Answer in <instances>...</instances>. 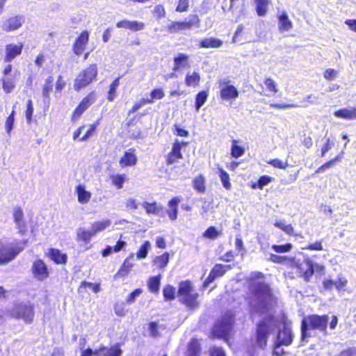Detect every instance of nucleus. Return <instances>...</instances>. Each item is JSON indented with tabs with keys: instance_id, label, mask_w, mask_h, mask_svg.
I'll use <instances>...</instances> for the list:
<instances>
[{
	"instance_id": "9b49d317",
	"label": "nucleus",
	"mask_w": 356,
	"mask_h": 356,
	"mask_svg": "<svg viewBox=\"0 0 356 356\" xmlns=\"http://www.w3.org/2000/svg\"><path fill=\"white\" fill-rule=\"evenodd\" d=\"M200 346L197 340L192 339L188 346L186 356H199ZM210 356H225V352L220 348L213 347L210 350Z\"/></svg>"
},
{
	"instance_id": "37998d69",
	"label": "nucleus",
	"mask_w": 356,
	"mask_h": 356,
	"mask_svg": "<svg viewBox=\"0 0 356 356\" xmlns=\"http://www.w3.org/2000/svg\"><path fill=\"white\" fill-rule=\"evenodd\" d=\"M151 249V243L149 241H146L141 245L136 252V257L138 259H144L147 257L149 250Z\"/></svg>"
},
{
	"instance_id": "5701e85b",
	"label": "nucleus",
	"mask_w": 356,
	"mask_h": 356,
	"mask_svg": "<svg viewBox=\"0 0 356 356\" xmlns=\"http://www.w3.org/2000/svg\"><path fill=\"white\" fill-rule=\"evenodd\" d=\"M174 71H179L181 69L188 67L190 66L189 63V56L184 54H178L174 58Z\"/></svg>"
},
{
	"instance_id": "412c9836",
	"label": "nucleus",
	"mask_w": 356,
	"mask_h": 356,
	"mask_svg": "<svg viewBox=\"0 0 356 356\" xmlns=\"http://www.w3.org/2000/svg\"><path fill=\"white\" fill-rule=\"evenodd\" d=\"M19 71H15L13 76H3L1 78L2 88L6 93L11 92L15 88Z\"/></svg>"
},
{
	"instance_id": "a19ab883",
	"label": "nucleus",
	"mask_w": 356,
	"mask_h": 356,
	"mask_svg": "<svg viewBox=\"0 0 356 356\" xmlns=\"http://www.w3.org/2000/svg\"><path fill=\"white\" fill-rule=\"evenodd\" d=\"M142 205L146 212L149 214H158L162 210V207L158 205L156 202L149 203L147 202H144Z\"/></svg>"
},
{
	"instance_id": "a878e982",
	"label": "nucleus",
	"mask_w": 356,
	"mask_h": 356,
	"mask_svg": "<svg viewBox=\"0 0 356 356\" xmlns=\"http://www.w3.org/2000/svg\"><path fill=\"white\" fill-rule=\"evenodd\" d=\"M293 26L291 21L289 19L286 12H282L278 16V29L280 32L289 31Z\"/></svg>"
},
{
	"instance_id": "4d7b16f0",
	"label": "nucleus",
	"mask_w": 356,
	"mask_h": 356,
	"mask_svg": "<svg viewBox=\"0 0 356 356\" xmlns=\"http://www.w3.org/2000/svg\"><path fill=\"white\" fill-rule=\"evenodd\" d=\"M165 96L163 90L161 88H155L150 92V97L154 102L155 100L161 99Z\"/></svg>"
},
{
	"instance_id": "8fccbe9b",
	"label": "nucleus",
	"mask_w": 356,
	"mask_h": 356,
	"mask_svg": "<svg viewBox=\"0 0 356 356\" xmlns=\"http://www.w3.org/2000/svg\"><path fill=\"white\" fill-rule=\"evenodd\" d=\"M175 289L170 285H168L163 289V296L165 300H171L175 298Z\"/></svg>"
},
{
	"instance_id": "dca6fc26",
	"label": "nucleus",
	"mask_w": 356,
	"mask_h": 356,
	"mask_svg": "<svg viewBox=\"0 0 356 356\" xmlns=\"http://www.w3.org/2000/svg\"><path fill=\"white\" fill-rule=\"evenodd\" d=\"M25 19L22 15H17L8 19L2 25V29L10 32L19 29L24 23Z\"/></svg>"
},
{
	"instance_id": "774afa93",
	"label": "nucleus",
	"mask_w": 356,
	"mask_h": 356,
	"mask_svg": "<svg viewBox=\"0 0 356 356\" xmlns=\"http://www.w3.org/2000/svg\"><path fill=\"white\" fill-rule=\"evenodd\" d=\"M114 311L117 316H124L126 314V310L123 305V303H118L114 307Z\"/></svg>"
},
{
	"instance_id": "c756f323",
	"label": "nucleus",
	"mask_w": 356,
	"mask_h": 356,
	"mask_svg": "<svg viewBox=\"0 0 356 356\" xmlns=\"http://www.w3.org/2000/svg\"><path fill=\"white\" fill-rule=\"evenodd\" d=\"M48 256L56 264H65L67 261V255L58 249H50L48 252Z\"/></svg>"
},
{
	"instance_id": "2f4dec72",
	"label": "nucleus",
	"mask_w": 356,
	"mask_h": 356,
	"mask_svg": "<svg viewBox=\"0 0 356 356\" xmlns=\"http://www.w3.org/2000/svg\"><path fill=\"white\" fill-rule=\"evenodd\" d=\"M111 225V220L109 219H103L102 220L96 221L93 222L91 225V229L92 230L95 236L100 232L104 231L106 228L109 227Z\"/></svg>"
},
{
	"instance_id": "f03ea898",
	"label": "nucleus",
	"mask_w": 356,
	"mask_h": 356,
	"mask_svg": "<svg viewBox=\"0 0 356 356\" xmlns=\"http://www.w3.org/2000/svg\"><path fill=\"white\" fill-rule=\"evenodd\" d=\"M300 254H303L305 258L302 261L296 259V257L278 256L274 254H270V260L277 264H286L290 268L295 269L299 277L308 282L314 274L313 262L309 259L308 255L304 254L302 252Z\"/></svg>"
},
{
	"instance_id": "aec40b11",
	"label": "nucleus",
	"mask_w": 356,
	"mask_h": 356,
	"mask_svg": "<svg viewBox=\"0 0 356 356\" xmlns=\"http://www.w3.org/2000/svg\"><path fill=\"white\" fill-rule=\"evenodd\" d=\"M89 40V33L87 31H83L76 40L73 45V51L80 56L84 51L86 46Z\"/></svg>"
},
{
	"instance_id": "f3484780",
	"label": "nucleus",
	"mask_w": 356,
	"mask_h": 356,
	"mask_svg": "<svg viewBox=\"0 0 356 356\" xmlns=\"http://www.w3.org/2000/svg\"><path fill=\"white\" fill-rule=\"evenodd\" d=\"M138 158L136 149L130 148L126 151L119 160V164L122 168L134 166L137 163Z\"/></svg>"
},
{
	"instance_id": "de8ad7c7",
	"label": "nucleus",
	"mask_w": 356,
	"mask_h": 356,
	"mask_svg": "<svg viewBox=\"0 0 356 356\" xmlns=\"http://www.w3.org/2000/svg\"><path fill=\"white\" fill-rule=\"evenodd\" d=\"M204 178L202 175L196 177L193 180V187L199 192H204L205 191V184H204Z\"/></svg>"
},
{
	"instance_id": "69168bd1",
	"label": "nucleus",
	"mask_w": 356,
	"mask_h": 356,
	"mask_svg": "<svg viewBox=\"0 0 356 356\" xmlns=\"http://www.w3.org/2000/svg\"><path fill=\"white\" fill-rule=\"evenodd\" d=\"M125 204L126 208L130 210L137 209L138 207V202H137V200L131 197L128 198L126 200Z\"/></svg>"
},
{
	"instance_id": "f257e3e1",
	"label": "nucleus",
	"mask_w": 356,
	"mask_h": 356,
	"mask_svg": "<svg viewBox=\"0 0 356 356\" xmlns=\"http://www.w3.org/2000/svg\"><path fill=\"white\" fill-rule=\"evenodd\" d=\"M251 297L249 304L253 318L255 314L262 315L270 310L275 302L268 286L264 284V275L261 273L256 272L251 274Z\"/></svg>"
},
{
	"instance_id": "58836bf2",
	"label": "nucleus",
	"mask_w": 356,
	"mask_h": 356,
	"mask_svg": "<svg viewBox=\"0 0 356 356\" xmlns=\"http://www.w3.org/2000/svg\"><path fill=\"white\" fill-rule=\"evenodd\" d=\"M110 179L113 185L118 189H120L123 187V184L127 179V176L125 175L113 174L110 175Z\"/></svg>"
},
{
	"instance_id": "2eb2a0df",
	"label": "nucleus",
	"mask_w": 356,
	"mask_h": 356,
	"mask_svg": "<svg viewBox=\"0 0 356 356\" xmlns=\"http://www.w3.org/2000/svg\"><path fill=\"white\" fill-rule=\"evenodd\" d=\"M24 44L22 42L17 44H8L5 47V60L10 62L22 54Z\"/></svg>"
},
{
	"instance_id": "6e6552de",
	"label": "nucleus",
	"mask_w": 356,
	"mask_h": 356,
	"mask_svg": "<svg viewBox=\"0 0 356 356\" xmlns=\"http://www.w3.org/2000/svg\"><path fill=\"white\" fill-rule=\"evenodd\" d=\"M233 322L232 314L230 313L225 314L222 319L213 326V336L218 338L227 337L231 333Z\"/></svg>"
},
{
	"instance_id": "72a5a7b5",
	"label": "nucleus",
	"mask_w": 356,
	"mask_h": 356,
	"mask_svg": "<svg viewBox=\"0 0 356 356\" xmlns=\"http://www.w3.org/2000/svg\"><path fill=\"white\" fill-rule=\"evenodd\" d=\"M218 174L223 187L227 190H230L232 188V184L230 182L229 174L221 167H218Z\"/></svg>"
},
{
	"instance_id": "13d9d810",
	"label": "nucleus",
	"mask_w": 356,
	"mask_h": 356,
	"mask_svg": "<svg viewBox=\"0 0 356 356\" xmlns=\"http://www.w3.org/2000/svg\"><path fill=\"white\" fill-rule=\"evenodd\" d=\"M143 293V290L140 289H137L131 292L126 299V302L127 304H131L135 302L136 299L141 295Z\"/></svg>"
},
{
	"instance_id": "ddd939ff",
	"label": "nucleus",
	"mask_w": 356,
	"mask_h": 356,
	"mask_svg": "<svg viewBox=\"0 0 356 356\" xmlns=\"http://www.w3.org/2000/svg\"><path fill=\"white\" fill-rule=\"evenodd\" d=\"M13 220L19 233L24 234L27 230L26 222L22 208L19 206L14 207L12 211Z\"/></svg>"
},
{
	"instance_id": "9d476101",
	"label": "nucleus",
	"mask_w": 356,
	"mask_h": 356,
	"mask_svg": "<svg viewBox=\"0 0 356 356\" xmlns=\"http://www.w3.org/2000/svg\"><path fill=\"white\" fill-rule=\"evenodd\" d=\"M200 19L197 15H190L185 22H174L168 26V29L170 33H177L179 31L190 29L193 26H199Z\"/></svg>"
},
{
	"instance_id": "bb28decb",
	"label": "nucleus",
	"mask_w": 356,
	"mask_h": 356,
	"mask_svg": "<svg viewBox=\"0 0 356 356\" xmlns=\"http://www.w3.org/2000/svg\"><path fill=\"white\" fill-rule=\"evenodd\" d=\"M181 200V197H175L168 202L169 209L167 210V213L172 220H175L177 218V207Z\"/></svg>"
},
{
	"instance_id": "c85d7f7f",
	"label": "nucleus",
	"mask_w": 356,
	"mask_h": 356,
	"mask_svg": "<svg viewBox=\"0 0 356 356\" xmlns=\"http://www.w3.org/2000/svg\"><path fill=\"white\" fill-rule=\"evenodd\" d=\"M95 236L92 229H87L85 227H79L76 230V239L79 241L89 243L91 238Z\"/></svg>"
},
{
	"instance_id": "393cba45",
	"label": "nucleus",
	"mask_w": 356,
	"mask_h": 356,
	"mask_svg": "<svg viewBox=\"0 0 356 356\" xmlns=\"http://www.w3.org/2000/svg\"><path fill=\"white\" fill-rule=\"evenodd\" d=\"M292 334L289 327L284 326L283 329L278 333L277 341L284 346H289L292 342Z\"/></svg>"
},
{
	"instance_id": "a18cd8bd",
	"label": "nucleus",
	"mask_w": 356,
	"mask_h": 356,
	"mask_svg": "<svg viewBox=\"0 0 356 356\" xmlns=\"http://www.w3.org/2000/svg\"><path fill=\"white\" fill-rule=\"evenodd\" d=\"M229 269L230 266L229 265L216 264L211 272L212 275H214L216 278L223 275Z\"/></svg>"
},
{
	"instance_id": "6e6d98bb",
	"label": "nucleus",
	"mask_w": 356,
	"mask_h": 356,
	"mask_svg": "<svg viewBox=\"0 0 356 356\" xmlns=\"http://www.w3.org/2000/svg\"><path fill=\"white\" fill-rule=\"evenodd\" d=\"M15 111H13L10 115L7 118L5 127L8 134H10L13 128L15 121Z\"/></svg>"
},
{
	"instance_id": "49530a36",
	"label": "nucleus",
	"mask_w": 356,
	"mask_h": 356,
	"mask_svg": "<svg viewBox=\"0 0 356 356\" xmlns=\"http://www.w3.org/2000/svg\"><path fill=\"white\" fill-rule=\"evenodd\" d=\"M220 232L218 231L215 227L211 226L203 233V237L210 240H214L220 236Z\"/></svg>"
},
{
	"instance_id": "680f3d73",
	"label": "nucleus",
	"mask_w": 356,
	"mask_h": 356,
	"mask_svg": "<svg viewBox=\"0 0 356 356\" xmlns=\"http://www.w3.org/2000/svg\"><path fill=\"white\" fill-rule=\"evenodd\" d=\"M334 146V143L331 141L330 138H327L325 144L322 146L321 152V156H324L327 152L332 148Z\"/></svg>"
},
{
	"instance_id": "c03bdc74",
	"label": "nucleus",
	"mask_w": 356,
	"mask_h": 356,
	"mask_svg": "<svg viewBox=\"0 0 356 356\" xmlns=\"http://www.w3.org/2000/svg\"><path fill=\"white\" fill-rule=\"evenodd\" d=\"M208 97L207 92L202 90L198 92L195 97V109L198 111L202 106L206 102Z\"/></svg>"
},
{
	"instance_id": "7ed1b4c3",
	"label": "nucleus",
	"mask_w": 356,
	"mask_h": 356,
	"mask_svg": "<svg viewBox=\"0 0 356 356\" xmlns=\"http://www.w3.org/2000/svg\"><path fill=\"white\" fill-rule=\"evenodd\" d=\"M10 317L21 320L26 324H31L35 318L34 305L30 302L15 304L9 310Z\"/></svg>"
},
{
	"instance_id": "3c124183",
	"label": "nucleus",
	"mask_w": 356,
	"mask_h": 356,
	"mask_svg": "<svg viewBox=\"0 0 356 356\" xmlns=\"http://www.w3.org/2000/svg\"><path fill=\"white\" fill-rule=\"evenodd\" d=\"M268 163L273 165L274 168L284 170L288 166V162L283 161L279 159H271L268 161Z\"/></svg>"
},
{
	"instance_id": "20e7f679",
	"label": "nucleus",
	"mask_w": 356,
	"mask_h": 356,
	"mask_svg": "<svg viewBox=\"0 0 356 356\" xmlns=\"http://www.w3.org/2000/svg\"><path fill=\"white\" fill-rule=\"evenodd\" d=\"M328 323V317L326 315H311L305 317L302 321L301 332L302 338H305L310 336L308 331L310 330H318L321 332H326Z\"/></svg>"
},
{
	"instance_id": "5fc2aeb1",
	"label": "nucleus",
	"mask_w": 356,
	"mask_h": 356,
	"mask_svg": "<svg viewBox=\"0 0 356 356\" xmlns=\"http://www.w3.org/2000/svg\"><path fill=\"white\" fill-rule=\"evenodd\" d=\"M33 113V104L31 99L28 100L26 104V109L25 111V116L27 122L30 123L32 120V115Z\"/></svg>"
},
{
	"instance_id": "39448f33",
	"label": "nucleus",
	"mask_w": 356,
	"mask_h": 356,
	"mask_svg": "<svg viewBox=\"0 0 356 356\" xmlns=\"http://www.w3.org/2000/svg\"><path fill=\"white\" fill-rule=\"evenodd\" d=\"M178 298L180 302L188 307L197 305L198 293L195 291L191 282H181L179 286Z\"/></svg>"
},
{
	"instance_id": "ea45409f",
	"label": "nucleus",
	"mask_w": 356,
	"mask_h": 356,
	"mask_svg": "<svg viewBox=\"0 0 356 356\" xmlns=\"http://www.w3.org/2000/svg\"><path fill=\"white\" fill-rule=\"evenodd\" d=\"M169 262V254L165 252L162 255L156 257L153 261V263L159 268H164Z\"/></svg>"
},
{
	"instance_id": "0e129e2a",
	"label": "nucleus",
	"mask_w": 356,
	"mask_h": 356,
	"mask_svg": "<svg viewBox=\"0 0 356 356\" xmlns=\"http://www.w3.org/2000/svg\"><path fill=\"white\" fill-rule=\"evenodd\" d=\"M189 0H179L176 10L177 12H185L188 10Z\"/></svg>"
},
{
	"instance_id": "0eeeda50",
	"label": "nucleus",
	"mask_w": 356,
	"mask_h": 356,
	"mask_svg": "<svg viewBox=\"0 0 356 356\" xmlns=\"http://www.w3.org/2000/svg\"><path fill=\"white\" fill-rule=\"evenodd\" d=\"M25 242H20L15 245H4L0 242V264H6L12 261L23 249Z\"/></svg>"
},
{
	"instance_id": "e433bc0d",
	"label": "nucleus",
	"mask_w": 356,
	"mask_h": 356,
	"mask_svg": "<svg viewBox=\"0 0 356 356\" xmlns=\"http://www.w3.org/2000/svg\"><path fill=\"white\" fill-rule=\"evenodd\" d=\"M120 77L115 78L109 86L107 95V99L109 102H113L117 96V89L120 86Z\"/></svg>"
},
{
	"instance_id": "c9c22d12",
	"label": "nucleus",
	"mask_w": 356,
	"mask_h": 356,
	"mask_svg": "<svg viewBox=\"0 0 356 356\" xmlns=\"http://www.w3.org/2000/svg\"><path fill=\"white\" fill-rule=\"evenodd\" d=\"M237 140H232L231 146V155L235 159L242 156L245 154V148L238 145Z\"/></svg>"
},
{
	"instance_id": "e2e57ef3",
	"label": "nucleus",
	"mask_w": 356,
	"mask_h": 356,
	"mask_svg": "<svg viewBox=\"0 0 356 356\" xmlns=\"http://www.w3.org/2000/svg\"><path fill=\"white\" fill-rule=\"evenodd\" d=\"M97 127V125L95 124H92L90 125L89 129L86 131V133L79 138L80 141H86L93 134L95 129Z\"/></svg>"
},
{
	"instance_id": "052dcab7",
	"label": "nucleus",
	"mask_w": 356,
	"mask_h": 356,
	"mask_svg": "<svg viewBox=\"0 0 356 356\" xmlns=\"http://www.w3.org/2000/svg\"><path fill=\"white\" fill-rule=\"evenodd\" d=\"M145 28V24L138 21H130L129 30L133 31H138L143 30Z\"/></svg>"
},
{
	"instance_id": "423d86ee",
	"label": "nucleus",
	"mask_w": 356,
	"mask_h": 356,
	"mask_svg": "<svg viewBox=\"0 0 356 356\" xmlns=\"http://www.w3.org/2000/svg\"><path fill=\"white\" fill-rule=\"evenodd\" d=\"M97 72L98 70L96 64H91L80 72L74 80V90L79 91L96 81Z\"/></svg>"
},
{
	"instance_id": "f8f14e48",
	"label": "nucleus",
	"mask_w": 356,
	"mask_h": 356,
	"mask_svg": "<svg viewBox=\"0 0 356 356\" xmlns=\"http://www.w3.org/2000/svg\"><path fill=\"white\" fill-rule=\"evenodd\" d=\"M95 99L96 94L95 92L89 93L86 97H84L74 111L72 115V120L76 121L82 113L95 102Z\"/></svg>"
},
{
	"instance_id": "603ef678",
	"label": "nucleus",
	"mask_w": 356,
	"mask_h": 356,
	"mask_svg": "<svg viewBox=\"0 0 356 356\" xmlns=\"http://www.w3.org/2000/svg\"><path fill=\"white\" fill-rule=\"evenodd\" d=\"M339 75V72L332 68H327L323 72V77L327 81L335 79Z\"/></svg>"
},
{
	"instance_id": "a211bd4d",
	"label": "nucleus",
	"mask_w": 356,
	"mask_h": 356,
	"mask_svg": "<svg viewBox=\"0 0 356 356\" xmlns=\"http://www.w3.org/2000/svg\"><path fill=\"white\" fill-rule=\"evenodd\" d=\"M187 145V143L181 142L179 143L176 140L172 145V148L171 152L169 153L167 162L168 164H172L177 162L179 159L182 158V155L181 153V149L182 147H186Z\"/></svg>"
},
{
	"instance_id": "bf43d9fd",
	"label": "nucleus",
	"mask_w": 356,
	"mask_h": 356,
	"mask_svg": "<svg viewBox=\"0 0 356 356\" xmlns=\"http://www.w3.org/2000/svg\"><path fill=\"white\" fill-rule=\"evenodd\" d=\"M273 180V178L267 175L261 176L257 182V186L259 189H262L264 186H266Z\"/></svg>"
},
{
	"instance_id": "473e14b6",
	"label": "nucleus",
	"mask_w": 356,
	"mask_h": 356,
	"mask_svg": "<svg viewBox=\"0 0 356 356\" xmlns=\"http://www.w3.org/2000/svg\"><path fill=\"white\" fill-rule=\"evenodd\" d=\"M256 12L258 16L263 17L266 15L270 0H254Z\"/></svg>"
},
{
	"instance_id": "7c9ffc66",
	"label": "nucleus",
	"mask_w": 356,
	"mask_h": 356,
	"mask_svg": "<svg viewBox=\"0 0 356 356\" xmlns=\"http://www.w3.org/2000/svg\"><path fill=\"white\" fill-rule=\"evenodd\" d=\"M334 115L346 120L356 119V108H342L334 112Z\"/></svg>"
},
{
	"instance_id": "1a4fd4ad",
	"label": "nucleus",
	"mask_w": 356,
	"mask_h": 356,
	"mask_svg": "<svg viewBox=\"0 0 356 356\" xmlns=\"http://www.w3.org/2000/svg\"><path fill=\"white\" fill-rule=\"evenodd\" d=\"M276 326L275 321L270 318L259 323L257 328V343L259 348H264L267 343V336L273 330L272 327Z\"/></svg>"
},
{
	"instance_id": "4be33fe9",
	"label": "nucleus",
	"mask_w": 356,
	"mask_h": 356,
	"mask_svg": "<svg viewBox=\"0 0 356 356\" xmlns=\"http://www.w3.org/2000/svg\"><path fill=\"white\" fill-rule=\"evenodd\" d=\"M32 270L34 277L39 280H44L49 276L47 268L42 260L35 261Z\"/></svg>"
},
{
	"instance_id": "79ce46f5",
	"label": "nucleus",
	"mask_w": 356,
	"mask_h": 356,
	"mask_svg": "<svg viewBox=\"0 0 356 356\" xmlns=\"http://www.w3.org/2000/svg\"><path fill=\"white\" fill-rule=\"evenodd\" d=\"M274 225L282 229L286 234L292 235L293 233V227L291 224H286L284 220H280L274 223Z\"/></svg>"
},
{
	"instance_id": "cd10ccee",
	"label": "nucleus",
	"mask_w": 356,
	"mask_h": 356,
	"mask_svg": "<svg viewBox=\"0 0 356 356\" xmlns=\"http://www.w3.org/2000/svg\"><path fill=\"white\" fill-rule=\"evenodd\" d=\"M200 75L197 71H189L185 77V83L188 87H197L200 82Z\"/></svg>"
},
{
	"instance_id": "b1692460",
	"label": "nucleus",
	"mask_w": 356,
	"mask_h": 356,
	"mask_svg": "<svg viewBox=\"0 0 356 356\" xmlns=\"http://www.w3.org/2000/svg\"><path fill=\"white\" fill-rule=\"evenodd\" d=\"M95 353L97 356H120L122 350L120 347L116 345L111 348L101 347L96 349Z\"/></svg>"
},
{
	"instance_id": "338daca9",
	"label": "nucleus",
	"mask_w": 356,
	"mask_h": 356,
	"mask_svg": "<svg viewBox=\"0 0 356 356\" xmlns=\"http://www.w3.org/2000/svg\"><path fill=\"white\" fill-rule=\"evenodd\" d=\"M347 283L348 280L345 277H340L337 281L334 282V286L338 291H340L347 285Z\"/></svg>"
},
{
	"instance_id": "4c0bfd02",
	"label": "nucleus",
	"mask_w": 356,
	"mask_h": 356,
	"mask_svg": "<svg viewBox=\"0 0 356 356\" xmlns=\"http://www.w3.org/2000/svg\"><path fill=\"white\" fill-rule=\"evenodd\" d=\"M222 44V40L214 38H205L201 42V46L204 48H218Z\"/></svg>"
},
{
	"instance_id": "6ab92c4d",
	"label": "nucleus",
	"mask_w": 356,
	"mask_h": 356,
	"mask_svg": "<svg viewBox=\"0 0 356 356\" xmlns=\"http://www.w3.org/2000/svg\"><path fill=\"white\" fill-rule=\"evenodd\" d=\"M75 194L77 196V200L81 204H88L91 197L92 193L87 190V187L83 184H79L75 187Z\"/></svg>"
},
{
	"instance_id": "4468645a",
	"label": "nucleus",
	"mask_w": 356,
	"mask_h": 356,
	"mask_svg": "<svg viewBox=\"0 0 356 356\" xmlns=\"http://www.w3.org/2000/svg\"><path fill=\"white\" fill-rule=\"evenodd\" d=\"M220 95L223 100L235 99L238 97V90L229 81H220Z\"/></svg>"
},
{
	"instance_id": "09e8293b",
	"label": "nucleus",
	"mask_w": 356,
	"mask_h": 356,
	"mask_svg": "<svg viewBox=\"0 0 356 356\" xmlns=\"http://www.w3.org/2000/svg\"><path fill=\"white\" fill-rule=\"evenodd\" d=\"M292 247L291 243H286L285 245H273L272 249L277 253H285L290 252Z\"/></svg>"
},
{
	"instance_id": "f704fd0d",
	"label": "nucleus",
	"mask_w": 356,
	"mask_h": 356,
	"mask_svg": "<svg viewBox=\"0 0 356 356\" xmlns=\"http://www.w3.org/2000/svg\"><path fill=\"white\" fill-rule=\"evenodd\" d=\"M161 275L151 277L147 281L149 290L152 293H158L160 289Z\"/></svg>"
},
{
	"instance_id": "864d4df0",
	"label": "nucleus",
	"mask_w": 356,
	"mask_h": 356,
	"mask_svg": "<svg viewBox=\"0 0 356 356\" xmlns=\"http://www.w3.org/2000/svg\"><path fill=\"white\" fill-rule=\"evenodd\" d=\"M264 85L267 88L268 90L273 94L277 92V85L275 81L271 78H267L264 81Z\"/></svg>"
}]
</instances>
